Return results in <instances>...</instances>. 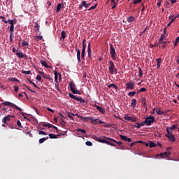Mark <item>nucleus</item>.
<instances>
[{
    "mask_svg": "<svg viewBox=\"0 0 179 179\" xmlns=\"http://www.w3.org/2000/svg\"><path fill=\"white\" fill-rule=\"evenodd\" d=\"M15 55H17V57H18V58H20V59H22V58H24V54L22 53V52L21 51H17L15 52Z\"/></svg>",
    "mask_w": 179,
    "mask_h": 179,
    "instance_id": "nucleus-19",
    "label": "nucleus"
},
{
    "mask_svg": "<svg viewBox=\"0 0 179 179\" xmlns=\"http://www.w3.org/2000/svg\"><path fill=\"white\" fill-rule=\"evenodd\" d=\"M61 37H62V38H63V40H65V38L66 37V32H65V31H62Z\"/></svg>",
    "mask_w": 179,
    "mask_h": 179,
    "instance_id": "nucleus-37",
    "label": "nucleus"
},
{
    "mask_svg": "<svg viewBox=\"0 0 179 179\" xmlns=\"http://www.w3.org/2000/svg\"><path fill=\"white\" fill-rule=\"evenodd\" d=\"M84 121H85L86 122H92V121H93V117H85Z\"/></svg>",
    "mask_w": 179,
    "mask_h": 179,
    "instance_id": "nucleus-25",
    "label": "nucleus"
},
{
    "mask_svg": "<svg viewBox=\"0 0 179 179\" xmlns=\"http://www.w3.org/2000/svg\"><path fill=\"white\" fill-rule=\"evenodd\" d=\"M105 139L100 138V137H97L96 135L92 136V138L94 139V141H96V142H99L100 143H106V145H109L110 146H114L115 148H117V145L114 144L117 143V145H122V141H117L114 138H110L106 136H103Z\"/></svg>",
    "mask_w": 179,
    "mask_h": 179,
    "instance_id": "nucleus-1",
    "label": "nucleus"
},
{
    "mask_svg": "<svg viewBox=\"0 0 179 179\" xmlns=\"http://www.w3.org/2000/svg\"><path fill=\"white\" fill-rule=\"evenodd\" d=\"M134 20H135V17H134V16H130L127 18L128 23H132V22H134Z\"/></svg>",
    "mask_w": 179,
    "mask_h": 179,
    "instance_id": "nucleus-31",
    "label": "nucleus"
},
{
    "mask_svg": "<svg viewBox=\"0 0 179 179\" xmlns=\"http://www.w3.org/2000/svg\"><path fill=\"white\" fill-rule=\"evenodd\" d=\"M38 135H47V133L43 131H38Z\"/></svg>",
    "mask_w": 179,
    "mask_h": 179,
    "instance_id": "nucleus-51",
    "label": "nucleus"
},
{
    "mask_svg": "<svg viewBox=\"0 0 179 179\" xmlns=\"http://www.w3.org/2000/svg\"><path fill=\"white\" fill-rule=\"evenodd\" d=\"M178 124H173L171 127H167L166 129H169V132H173V129H177Z\"/></svg>",
    "mask_w": 179,
    "mask_h": 179,
    "instance_id": "nucleus-22",
    "label": "nucleus"
},
{
    "mask_svg": "<svg viewBox=\"0 0 179 179\" xmlns=\"http://www.w3.org/2000/svg\"><path fill=\"white\" fill-rule=\"evenodd\" d=\"M142 106L145 108V111H148V104H146V103H143Z\"/></svg>",
    "mask_w": 179,
    "mask_h": 179,
    "instance_id": "nucleus-54",
    "label": "nucleus"
},
{
    "mask_svg": "<svg viewBox=\"0 0 179 179\" xmlns=\"http://www.w3.org/2000/svg\"><path fill=\"white\" fill-rule=\"evenodd\" d=\"M62 8V4L58 3L56 8L57 13H59V10H61Z\"/></svg>",
    "mask_w": 179,
    "mask_h": 179,
    "instance_id": "nucleus-30",
    "label": "nucleus"
},
{
    "mask_svg": "<svg viewBox=\"0 0 179 179\" xmlns=\"http://www.w3.org/2000/svg\"><path fill=\"white\" fill-rule=\"evenodd\" d=\"M29 80V83H31V85H33V86L34 87H37V85H36V83H33L31 80Z\"/></svg>",
    "mask_w": 179,
    "mask_h": 179,
    "instance_id": "nucleus-58",
    "label": "nucleus"
},
{
    "mask_svg": "<svg viewBox=\"0 0 179 179\" xmlns=\"http://www.w3.org/2000/svg\"><path fill=\"white\" fill-rule=\"evenodd\" d=\"M25 45H29V42L23 41L22 43V47H24Z\"/></svg>",
    "mask_w": 179,
    "mask_h": 179,
    "instance_id": "nucleus-47",
    "label": "nucleus"
},
{
    "mask_svg": "<svg viewBox=\"0 0 179 179\" xmlns=\"http://www.w3.org/2000/svg\"><path fill=\"white\" fill-rule=\"evenodd\" d=\"M58 136H61V135H59V134L55 135L54 134H49V138H50V139H57L58 138Z\"/></svg>",
    "mask_w": 179,
    "mask_h": 179,
    "instance_id": "nucleus-21",
    "label": "nucleus"
},
{
    "mask_svg": "<svg viewBox=\"0 0 179 179\" xmlns=\"http://www.w3.org/2000/svg\"><path fill=\"white\" fill-rule=\"evenodd\" d=\"M145 125H146V120L142 122L141 123H140V126L141 127H145Z\"/></svg>",
    "mask_w": 179,
    "mask_h": 179,
    "instance_id": "nucleus-60",
    "label": "nucleus"
},
{
    "mask_svg": "<svg viewBox=\"0 0 179 179\" xmlns=\"http://www.w3.org/2000/svg\"><path fill=\"white\" fill-rule=\"evenodd\" d=\"M147 91H148V89L143 87V88H141V89L138 91L137 93H141V92H147Z\"/></svg>",
    "mask_w": 179,
    "mask_h": 179,
    "instance_id": "nucleus-45",
    "label": "nucleus"
},
{
    "mask_svg": "<svg viewBox=\"0 0 179 179\" xmlns=\"http://www.w3.org/2000/svg\"><path fill=\"white\" fill-rule=\"evenodd\" d=\"M26 113L22 112L21 113V115H22V117H24V120H27V117H26Z\"/></svg>",
    "mask_w": 179,
    "mask_h": 179,
    "instance_id": "nucleus-59",
    "label": "nucleus"
},
{
    "mask_svg": "<svg viewBox=\"0 0 179 179\" xmlns=\"http://www.w3.org/2000/svg\"><path fill=\"white\" fill-rule=\"evenodd\" d=\"M110 54L113 61H115L117 59V52H115V49L114 48V46H113V44H110Z\"/></svg>",
    "mask_w": 179,
    "mask_h": 179,
    "instance_id": "nucleus-8",
    "label": "nucleus"
},
{
    "mask_svg": "<svg viewBox=\"0 0 179 179\" xmlns=\"http://www.w3.org/2000/svg\"><path fill=\"white\" fill-rule=\"evenodd\" d=\"M22 73H24V74H25V75H30V74H31V71H22Z\"/></svg>",
    "mask_w": 179,
    "mask_h": 179,
    "instance_id": "nucleus-46",
    "label": "nucleus"
},
{
    "mask_svg": "<svg viewBox=\"0 0 179 179\" xmlns=\"http://www.w3.org/2000/svg\"><path fill=\"white\" fill-rule=\"evenodd\" d=\"M138 72H139V78H142L143 76V71H142V69L138 67Z\"/></svg>",
    "mask_w": 179,
    "mask_h": 179,
    "instance_id": "nucleus-38",
    "label": "nucleus"
},
{
    "mask_svg": "<svg viewBox=\"0 0 179 179\" xmlns=\"http://www.w3.org/2000/svg\"><path fill=\"white\" fill-rule=\"evenodd\" d=\"M134 127H135V128H141V123H136V124L134 125Z\"/></svg>",
    "mask_w": 179,
    "mask_h": 179,
    "instance_id": "nucleus-56",
    "label": "nucleus"
},
{
    "mask_svg": "<svg viewBox=\"0 0 179 179\" xmlns=\"http://www.w3.org/2000/svg\"><path fill=\"white\" fill-rule=\"evenodd\" d=\"M167 134L165 135L166 138H169L171 142H174L176 141V136L173 134V131H169V129H166Z\"/></svg>",
    "mask_w": 179,
    "mask_h": 179,
    "instance_id": "nucleus-7",
    "label": "nucleus"
},
{
    "mask_svg": "<svg viewBox=\"0 0 179 179\" xmlns=\"http://www.w3.org/2000/svg\"><path fill=\"white\" fill-rule=\"evenodd\" d=\"M166 38V36L164 34H162L161 36H160V38L158 41V44H167V43H169V42H166V41H164L163 40H164Z\"/></svg>",
    "mask_w": 179,
    "mask_h": 179,
    "instance_id": "nucleus-12",
    "label": "nucleus"
},
{
    "mask_svg": "<svg viewBox=\"0 0 179 179\" xmlns=\"http://www.w3.org/2000/svg\"><path fill=\"white\" fill-rule=\"evenodd\" d=\"M95 107H96V110H98V111H99V113H101L102 114H104V113H106V111H104V108H103V107L99 106L97 105H95Z\"/></svg>",
    "mask_w": 179,
    "mask_h": 179,
    "instance_id": "nucleus-20",
    "label": "nucleus"
},
{
    "mask_svg": "<svg viewBox=\"0 0 179 179\" xmlns=\"http://www.w3.org/2000/svg\"><path fill=\"white\" fill-rule=\"evenodd\" d=\"M75 115H76L78 118H80V120H81L82 121H85V117L80 116L78 114H76Z\"/></svg>",
    "mask_w": 179,
    "mask_h": 179,
    "instance_id": "nucleus-49",
    "label": "nucleus"
},
{
    "mask_svg": "<svg viewBox=\"0 0 179 179\" xmlns=\"http://www.w3.org/2000/svg\"><path fill=\"white\" fill-rule=\"evenodd\" d=\"M171 155V153L170 152H164L160 153V157H162V159H164V157H170Z\"/></svg>",
    "mask_w": 179,
    "mask_h": 179,
    "instance_id": "nucleus-14",
    "label": "nucleus"
},
{
    "mask_svg": "<svg viewBox=\"0 0 179 179\" xmlns=\"http://www.w3.org/2000/svg\"><path fill=\"white\" fill-rule=\"evenodd\" d=\"M55 88L57 89V90H58L59 92V82H55Z\"/></svg>",
    "mask_w": 179,
    "mask_h": 179,
    "instance_id": "nucleus-43",
    "label": "nucleus"
},
{
    "mask_svg": "<svg viewBox=\"0 0 179 179\" xmlns=\"http://www.w3.org/2000/svg\"><path fill=\"white\" fill-rule=\"evenodd\" d=\"M76 51L77 52L78 62L80 64V62H82V60L80 59V50L79 48H76Z\"/></svg>",
    "mask_w": 179,
    "mask_h": 179,
    "instance_id": "nucleus-16",
    "label": "nucleus"
},
{
    "mask_svg": "<svg viewBox=\"0 0 179 179\" xmlns=\"http://www.w3.org/2000/svg\"><path fill=\"white\" fill-rule=\"evenodd\" d=\"M70 90L72 92L73 94H80V91L76 90V85L73 81H71L69 83Z\"/></svg>",
    "mask_w": 179,
    "mask_h": 179,
    "instance_id": "nucleus-5",
    "label": "nucleus"
},
{
    "mask_svg": "<svg viewBox=\"0 0 179 179\" xmlns=\"http://www.w3.org/2000/svg\"><path fill=\"white\" fill-rule=\"evenodd\" d=\"M3 106H10V107H15L16 110H18V111H22V108L16 106L15 103H13L12 102L9 101H4L2 103Z\"/></svg>",
    "mask_w": 179,
    "mask_h": 179,
    "instance_id": "nucleus-9",
    "label": "nucleus"
},
{
    "mask_svg": "<svg viewBox=\"0 0 179 179\" xmlns=\"http://www.w3.org/2000/svg\"><path fill=\"white\" fill-rule=\"evenodd\" d=\"M136 103H138V101H136V99H133L131 100V107H134V108L136 107Z\"/></svg>",
    "mask_w": 179,
    "mask_h": 179,
    "instance_id": "nucleus-26",
    "label": "nucleus"
},
{
    "mask_svg": "<svg viewBox=\"0 0 179 179\" xmlns=\"http://www.w3.org/2000/svg\"><path fill=\"white\" fill-rule=\"evenodd\" d=\"M85 145H86L87 146H93V143H92V142H90V141H87V142L85 143Z\"/></svg>",
    "mask_w": 179,
    "mask_h": 179,
    "instance_id": "nucleus-52",
    "label": "nucleus"
},
{
    "mask_svg": "<svg viewBox=\"0 0 179 179\" xmlns=\"http://www.w3.org/2000/svg\"><path fill=\"white\" fill-rule=\"evenodd\" d=\"M162 0H158V2L157 3V6H158V8H160V6H162Z\"/></svg>",
    "mask_w": 179,
    "mask_h": 179,
    "instance_id": "nucleus-57",
    "label": "nucleus"
},
{
    "mask_svg": "<svg viewBox=\"0 0 179 179\" xmlns=\"http://www.w3.org/2000/svg\"><path fill=\"white\" fill-rule=\"evenodd\" d=\"M17 127H20V128H23V126H22V122H20V120L17 121Z\"/></svg>",
    "mask_w": 179,
    "mask_h": 179,
    "instance_id": "nucleus-50",
    "label": "nucleus"
},
{
    "mask_svg": "<svg viewBox=\"0 0 179 179\" xmlns=\"http://www.w3.org/2000/svg\"><path fill=\"white\" fill-rule=\"evenodd\" d=\"M92 43L90 42L88 43V47H87V52H88V57L90 58L92 57Z\"/></svg>",
    "mask_w": 179,
    "mask_h": 179,
    "instance_id": "nucleus-18",
    "label": "nucleus"
},
{
    "mask_svg": "<svg viewBox=\"0 0 179 179\" xmlns=\"http://www.w3.org/2000/svg\"><path fill=\"white\" fill-rule=\"evenodd\" d=\"M179 43V36H178L176 38V41L173 42V44L175 45V47H177V45Z\"/></svg>",
    "mask_w": 179,
    "mask_h": 179,
    "instance_id": "nucleus-40",
    "label": "nucleus"
},
{
    "mask_svg": "<svg viewBox=\"0 0 179 179\" xmlns=\"http://www.w3.org/2000/svg\"><path fill=\"white\" fill-rule=\"evenodd\" d=\"M15 34H13V31H10V38H14Z\"/></svg>",
    "mask_w": 179,
    "mask_h": 179,
    "instance_id": "nucleus-61",
    "label": "nucleus"
},
{
    "mask_svg": "<svg viewBox=\"0 0 179 179\" xmlns=\"http://www.w3.org/2000/svg\"><path fill=\"white\" fill-rule=\"evenodd\" d=\"M41 75L43 76V79H48V76H50V75L45 74V73H41Z\"/></svg>",
    "mask_w": 179,
    "mask_h": 179,
    "instance_id": "nucleus-48",
    "label": "nucleus"
},
{
    "mask_svg": "<svg viewBox=\"0 0 179 179\" xmlns=\"http://www.w3.org/2000/svg\"><path fill=\"white\" fill-rule=\"evenodd\" d=\"M109 73L110 75H117V69L115 67V65L114 64V62L113 61H109Z\"/></svg>",
    "mask_w": 179,
    "mask_h": 179,
    "instance_id": "nucleus-2",
    "label": "nucleus"
},
{
    "mask_svg": "<svg viewBox=\"0 0 179 179\" xmlns=\"http://www.w3.org/2000/svg\"><path fill=\"white\" fill-rule=\"evenodd\" d=\"M9 80H10V82H19V80L16 78H9Z\"/></svg>",
    "mask_w": 179,
    "mask_h": 179,
    "instance_id": "nucleus-44",
    "label": "nucleus"
},
{
    "mask_svg": "<svg viewBox=\"0 0 179 179\" xmlns=\"http://www.w3.org/2000/svg\"><path fill=\"white\" fill-rule=\"evenodd\" d=\"M135 94H136V92H129L128 93V96H130L131 97H134V96H135Z\"/></svg>",
    "mask_w": 179,
    "mask_h": 179,
    "instance_id": "nucleus-41",
    "label": "nucleus"
},
{
    "mask_svg": "<svg viewBox=\"0 0 179 179\" xmlns=\"http://www.w3.org/2000/svg\"><path fill=\"white\" fill-rule=\"evenodd\" d=\"M120 139H122V141H124V142H132V140H131V138L124 135H120Z\"/></svg>",
    "mask_w": 179,
    "mask_h": 179,
    "instance_id": "nucleus-17",
    "label": "nucleus"
},
{
    "mask_svg": "<svg viewBox=\"0 0 179 179\" xmlns=\"http://www.w3.org/2000/svg\"><path fill=\"white\" fill-rule=\"evenodd\" d=\"M41 65L45 66V68H51V66H48V64H47V62H45V61H41Z\"/></svg>",
    "mask_w": 179,
    "mask_h": 179,
    "instance_id": "nucleus-32",
    "label": "nucleus"
},
{
    "mask_svg": "<svg viewBox=\"0 0 179 179\" xmlns=\"http://www.w3.org/2000/svg\"><path fill=\"white\" fill-rule=\"evenodd\" d=\"M58 76H59V80H62V76L61 73H57V71H55V82H58Z\"/></svg>",
    "mask_w": 179,
    "mask_h": 179,
    "instance_id": "nucleus-13",
    "label": "nucleus"
},
{
    "mask_svg": "<svg viewBox=\"0 0 179 179\" xmlns=\"http://www.w3.org/2000/svg\"><path fill=\"white\" fill-rule=\"evenodd\" d=\"M145 120L147 127H150L152 124H153L154 122H156V119L155 118V116H152V115H149L148 117H147Z\"/></svg>",
    "mask_w": 179,
    "mask_h": 179,
    "instance_id": "nucleus-4",
    "label": "nucleus"
},
{
    "mask_svg": "<svg viewBox=\"0 0 179 179\" xmlns=\"http://www.w3.org/2000/svg\"><path fill=\"white\" fill-rule=\"evenodd\" d=\"M169 18V20H171V23H173V22L176 20V17H174V15H170Z\"/></svg>",
    "mask_w": 179,
    "mask_h": 179,
    "instance_id": "nucleus-39",
    "label": "nucleus"
},
{
    "mask_svg": "<svg viewBox=\"0 0 179 179\" xmlns=\"http://www.w3.org/2000/svg\"><path fill=\"white\" fill-rule=\"evenodd\" d=\"M76 131L78 132V135H82V134H86V130L83 129H77Z\"/></svg>",
    "mask_w": 179,
    "mask_h": 179,
    "instance_id": "nucleus-23",
    "label": "nucleus"
},
{
    "mask_svg": "<svg viewBox=\"0 0 179 179\" xmlns=\"http://www.w3.org/2000/svg\"><path fill=\"white\" fill-rule=\"evenodd\" d=\"M124 120H127V121H131V117L129 116H124Z\"/></svg>",
    "mask_w": 179,
    "mask_h": 179,
    "instance_id": "nucleus-63",
    "label": "nucleus"
},
{
    "mask_svg": "<svg viewBox=\"0 0 179 179\" xmlns=\"http://www.w3.org/2000/svg\"><path fill=\"white\" fill-rule=\"evenodd\" d=\"M2 22H3L4 23H8L9 24H10V31H14L15 30V24H16V20H8V21L5 20H2Z\"/></svg>",
    "mask_w": 179,
    "mask_h": 179,
    "instance_id": "nucleus-3",
    "label": "nucleus"
},
{
    "mask_svg": "<svg viewBox=\"0 0 179 179\" xmlns=\"http://www.w3.org/2000/svg\"><path fill=\"white\" fill-rule=\"evenodd\" d=\"M158 44H159V48L161 47L162 48H166V44H165V45H164V43H158Z\"/></svg>",
    "mask_w": 179,
    "mask_h": 179,
    "instance_id": "nucleus-55",
    "label": "nucleus"
},
{
    "mask_svg": "<svg viewBox=\"0 0 179 179\" xmlns=\"http://www.w3.org/2000/svg\"><path fill=\"white\" fill-rule=\"evenodd\" d=\"M69 96L71 99H73V100H76L77 101H80V103H86V101L85 99H83L82 97L75 96L72 93H69Z\"/></svg>",
    "mask_w": 179,
    "mask_h": 179,
    "instance_id": "nucleus-6",
    "label": "nucleus"
},
{
    "mask_svg": "<svg viewBox=\"0 0 179 179\" xmlns=\"http://www.w3.org/2000/svg\"><path fill=\"white\" fill-rule=\"evenodd\" d=\"M108 87L109 89H111V87H114V89H115L116 90H118V87L114 83L110 84L109 85H108Z\"/></svg>",
    "mask_w": 179,
    "mask_h": 179,
    "instance_id": "nucleus-28",
    "label": "nucleus"
},
{
    "mask_svg": "<svg viewBox=\"0 0 179 179\" xmlns=\"http://www.w3.org/2000/svg\"><path fill=\"white\" fill-rule=\"evenodd\" d=\"M92 124H94V125H97V124H105L104 122L100 120L99 119H94V117H92V120L91 121Z\"/></svg>",
    "mask_w": 179,
    "mask_h": 179,
    "instance_id": "nucleus-11",
    "label": "nucleus"
},
{
    "mask_svg": "<svg viewBox=\"0 0 179 179\" xmlns=\"http://www.w3.org/2000/svg\"><path fill=\"white\" fill-rule=\"evenodd\" d=\"M14 90H15V92H16V93H17L18 92H19V87H17V86H15L14 87Z\"/></svg>",
    "mask_w": 179,
    "mask_h": 179,
    "instance_id": "nucleus-62",
    "label": "nucleus"
},
{
    "mask_svg": "<svg viewBox=\"0 0 179 179\" xmlns=\"http://www.w3.org/2000/svg\"><path fill=\"white\" fill-rule=\"evenodd\" d=\"M141 103H146V98L145 97H142L141 98Z\"/></svg>",
    "mask_w": 179,
    "mask_h": 179,
    "instance_id": "nucleus-64",
    "label": "nucleus"
},
{
    "mask_svg": "<svg viewBox=\"0 0 179 179\" xmlns=\"http://www.w3.org/2000/svg\"><path fill=\"white\" fill-rule=\"evenodd\" d=\"M41 79H42L41 76L38 75L36 76V80H38V82H41Z\"/></svg>",
    "mask_w": 179,
    "mask_h": 179,
    "instance_id": "nucleus-53",
    "label": "nucleus"
},
{
    "mask_svg": "<svg viewBox=\"0 0 179 179\" xmlns=\"http://www.w3.org/2000/svg\"><path fill=\"white\" fill-rule=\"evenodd\" d=\"M83 49L86 50V39L83 41Z\"/></svg>",
    "mask_w": 179,
    "mask_h": 179,
    "instance_id": "nucleus-42",
    "label": "nucleus"
},
{
    "mask_svg": "<svg viewBox=\"0 0 179 179\" xmlns=\"http://www.w3.org/2000/svg\"><path fill=\"white\" fill-rule=\"evenodd\" d=\"M67 117H69V118H71V120H73V115H75L73 113H71V112H67Z\"/></svg>",
    "mask_w": 179,
    "mask_h": 179,
    "instance_id": "nucleus-33",
    "label": "nucleus"
},
{
    "mask_svg": "<svg viewBox=\"0 0 179 179\" xmlns=\"http://www.w3.org/2000/svg\"><path fill=\"white\" fill-rule=\"evenodd\" d=\"M156 113H157V114L158 115H162L164 114V111H162V108H157Z\"/></svg>",
    "mask_w": 179,
    "mask_h": 179,
    "instance_id": "nucleus-27",
    "label": "nucleus"
},
{
    "mask_svg": "<svg viewBox=\"0 0 179 179\" xmlns=\"http://www.w3.org/2000/svg\"><path fill=\"white\" fill-rule=\"evenodd\" d=\"M156 61H157V69H160V65H161V64H162V58H157V59H156Z\"/></svg>",
    "mask_w": 179,
    "mask_h": 179,
    "instance_id": "nucleus-24",
    "label": "nucleus"
},
{
    "mask_svg": "<svg viewBox=\"0 0 179 179\" xmlns=\"http://www.w3.org/2000/svg\"><path fill=\"white\" fill-rule=\"evenodd\" d=\"M47 139H48V136L39 139V143H44Z\"/></svg>",
    "mask_w": 179,
    "mask_h": 179,
    "instance_id": "nucleus-34",
    "label": "nucleus"
},
{
    "mask_svg": "<svg viewBox=\"0 0 179 179\" xmlns=\"http://www.w3.org/2000/svg\"><path fill=\"white\" fill-rule=\"evenodd\" d=\"M131 0H129V1ZM132 3H134V5H136L138 3H141V2H142V0H132L131 1Z\"/></svg>",
    "mask_w": 179,
    "mask_h": 179,
    "instance_id": "nucleus-35",
    "label": "nucleus"
},
{
    "mask_svg": "<svg viewBox=\"0 0 179 179\" xmlns=\"http://www.w3.org/2000/svg\"><path fill=\"white\" fill-rule=\"evenodd\" d=\"M82 6H84V8H89L90 6V3H87L86 1H83L82 2Z\"/></svg>",
    "mask_w": 179,
    "mask_h": 179,
    "instance_id": "nucleus-29",
    "label": "nucleus"
},
{
    "mask_svg": "<svg viewBox=\"0 0 179 179\" xmlns=\"http://www.w3.org/2000/svg\"><path fill=\"white\" fill-rule=\"evenodd\" d=\"M13 117V116H11L10 115H8L3 117V119H2L3 124H6L8 122V121H10V117Z\"/></svg>",
    "mask_w": 179,
    "mask_h": 179,
    "instance_id": "nucleus-15",
    "label": "nucleus"
},
{
    "mask_svg": "<svg viewBox=\"0 0 179 179\" xmlns=\"http://www.w3.org/2000/svg\"><path fill=\"white\" fill-rule=\"evenodd\" d=\"M135 87V83L132 81H129V83H126V90H132Z\"/></svg>",
    "mask_w": 179,
    "mask_h": 179,
    "instance_id": "nucleus-10",
    "label": "nucleus"
},
{
    "mask_svg": "<svg viewBox=\"0 0 179 179\" xmlns=\"http://www.w3.org/2000/svg\"><path fill=\"white\" fill-rule=\"evenodd\" d=\"M157 145L153 141H149L150 148H156Z\"/></svg>",
    "mask_w": 179,
    "mask_h": 179,
    "instance_id": "nucleus-36",
    "label": "nucleus"
}]
</instances>
